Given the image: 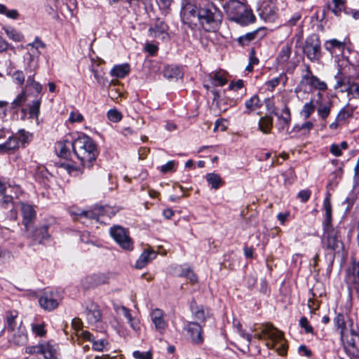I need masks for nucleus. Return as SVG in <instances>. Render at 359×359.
<instances>
[{
    "label": "nucleus",
    "mask_w": 359,
    "mask_h": 359,
    "mask_svg": "<svg viewBox=\"0 0 359 359\" xmlns=\"http://www.w3.org/2000/svg\"><path fill=\"white\" fill-rule=\"evenodd\" d=\"M306 83L320 90H325L327 89L326 83L324 81H320V79L314 75L313 76H310V79L306 81Z\"/></svg>",
    "instance_id": "53"
},
{
    "label": "nucleus",
    "mask_w": 359,
    "mask_h": 359,
    "mask_svg": "<svg viewBox=\"0 0 359 359\" xmlns=\"http://www.w3.org/2000/svg\"><path fill=\"white\" fill-rule=\"evenodd\" d=\"M211 83L215 86H223L227 83V79L224 76V74L217 72L214 74L211 79Z\"/></svg>",
    "instance_id": "51"
},
{
    "label": "nucleus",
    "mask_w": 359,
    "mask_h": 359,
    "mask_svg": "<svg viewBox=\"0 0 359 359\" xmlns=\"http://www.w3.org/2000/svg\"><path fill=\"white\" fill-rule=\"evenodd\" d=\"M130 72V66L128 64H121L115 65L111 70L110 74L112 76L122 79Z\"/></svg>",
    "instance_id": "38"
},
{
    "label": "nucleus",
    "mask_w": 359,
    "mask_h": 359,
    "mask_svg": "<svg viewBox=\"0 0 359 359\" xmlns=\"http://www.w3.org/2000/svg\"><path fill=\"white\" fill-rule=\"evenodd\" d=\"M255 21V16L254 15L252 11L251 10H248L247 6H245V10L241 15V18H238L236 22H241L244 25H248L250 23H252Z\"/></svg>",
    "instance_id": "46"
},
{
    "label": "nucleus",
    "mask_w": 359,
    "mask_h": 359,
    "mask_svg": "<svg viewBox=\"0 0 359 359\" xmlns=\"http://www.w3.org/2000/svg\"><path fill=\"white\" fill-rule=\"evenodd\" d=\"M264 29H257L251 32H248L238 38L237 41L241 46H248L252 41L257 39H261L264 36Z\"/></svg>",
    "instance_id": "25"
},
{
    "label": "nucleus",
    "mask_w": 359,
    "mask_h": 359,
    "mask_svg": "<svg viewBox=\"0 0 359 359\" xmlns=\"http://www.w3.org/2000/svg\"><path fill=\"white\" fill-rule=\"evenodd\" d=\"M1 196H2V198L0 199V208L4 210H10V213L8 217L11 220H16L18 214L14 209L13 198L10 195H6L5 193Z\"/></svg>",
    "instance_id": "23"
},
{
    "label": "nucleus",
    "mask_w": 359,
    "mask_h": 359,
    "mask_svg": "<svg viewBox=\"0 0 359 359\" xmlns=\"http://www.w3.org/2000/svg\"><path fill=\"white\" fill-rule=\"evenodd\" d=\"M347 90L348 95L359 99V83L354 82Z\"/></svg>",
    "instance_id": "64"
},
{
    "label": "nucleus",
    "mask_w": 359,
    "mask_h": 359,
    "mask_svg": "<svg viewBox=\"0 0 359 359\" xmlns=\"http://www.w3.org/2000/svg\"><path fill=\"white\" fill-rule=\"evenodd\" d=\"M344 48V43L337 39H331L326 43V49L332 54L337 53V51L343 53Z\"/></svg>",
    "instance_id": "40"
},
{
    "label": "nucleus",
    "mask_w": 359,
    "mask_h": 359,
    "mask_svg": "<svg viewBox=\"0 0 359 359\" xmlns=\"http://www.w3.org/2000/svg\"><path fill=\"white\" fill-rule=\"evenodd\" d=\"M0 14L13 20L17 19L19 16L18 11L16 9L9 10L4 4H0Z\"/></svg>",
    "instance_id": "54"
},
{
    "label": "nucleus",
    "mask_w": 359,
    "mask_h": 359,
    "mask_svg": "<svg viewBox=\"0 0 359 359\" xmlns=\"http://www.w3.org/2000/svg\"><path fill=\"white\" fill-rule=\"evenodd\" d=\"M86 280L89 283L88 287H94L107 283L109 277L104 273L94 274L86 277Z\"/></svg>",
    "instance_id": "36"
},
{
    "label": "nucleus",
    "mask_w": 359,
    "mask_h": 359,
    "mask_svg": "<svg viewBox=\"0 0 359 359\" xmlns=\"http://www.w3.org/2000/svg\"><path fill=\"white\" fill-rule=\"evenodd\" d=\"M9 343L17 346H22L27 344L28 336L25 327H18L15 331L10 332Z\"/></svg>",
    "instance_id": "16"
},
{
    "label": "nucleus",
    "mask_w": 359,
    "mask_h": 359,
    "mask_svg": "<svg viewBox=\"0 0 359 359\" xmlns=\"http://www.w3.org/2000/svg\"><path fill=\"white\" fill-rule=\"evenodd\" d=\"M163 76L169 80L182 78L183 72L182 69L176 65H167L163 71Z\"/></svg>",
    "instance_id": "33"
},
{
    "label": "nucleus",
    "mask_w": 359,
    "mask_h": 359,
    "mask_svg": "<svg viewBox=\"0 0 359 359\" xmlns=\"http://www.w3.org/2000/svg\"><path fill=\"white\" fill-rule=\"evenodd\" d=\"M98 154L97 146L89 136L82 135L74 139V156L83 167L92 168Z\"/></svg>",
    "instance_id": "1"
},
{
    "label": "nucleus",
    "mask_w": 359,
    "mask_h": 359,
    "mask_svg": "<svg viewBox=\"0 0 359 359\" xmlns=\"http://www.w3.org/2000/svg\"><path fill=\"white\" fill-rule=\"evenodd\" d=\"M104 208H95L93 210H88V211H81L78 213H74L79 219L82 218H87L90 219L96 220L97 222H100L101 216L103 215Z\"/></svg>",
    "instance_id": "32"
},
{
    "label": "nucleus",
    "mask_w": 359,
    "mask_h": 359,
    "mask_svg": "<svg viewBox=\"0 0 359 359\" xmlns=\"http://www.w3.org/2000/svg\"><path fill=\"white\" fill-rule=\"evenodd\" d=\"M55 150L60 158L72 159L74 156V140L70 135H65L55 143Z\"/></svg>",
    "instance_id": "8"
},
{
    "label": "nucleus",
    "mask_w": 359,
    "mask_h": 359,
    "mask_svg": "<svg viewBox=\"0 0 359 359\" xmlns=\"http://www.w3.org/2000/svg\"><path fill=\"white\" fill-rule=\"evenodd\" d=\"M206 180L214 189H218L223 184L224 182L218 174L208 173L206 175Z\"/></svg>",
    "instance_id": "42"
},
{
    "label": "nucleus",
    "mask_w": 359,
    "mask_h": 359,
    "mask_svg": "<svg viewBox=\"0 0 359 359\" xmlns=\"http://www.w3.org/2000/svg\"><path fill=\"white\" fill-rule=\"evenodd\" d=\"M93 349L97 351H102L105 346L109 344V342L106 339L95 340L92 341Z\"/></svg>",
    "instance_id": "59"
},
{
    "label": "nucleus",
    "mask_w": 359,
    "mask_h": 359,
    "mask_svg": "<svg viewBox=\"0 0 359 359\" xmlns=\"http://www.w3.org/2000/svg\"><path fill=\"white\" fill-rule=\"evenodd\" d=\"M133 356L135 359H152L153 354L151 351L141 352L140 351H135L133 353Z\"/></svg>",
    "instance_id": "62"
},
{
    "label": "nucleus",
    "mask_w": 359,
    "mask_h": 359,
    "mask_svg": "<svg viewBox=\"0 0 359 359\" xmlns=\"http://www.w3.org/2000/svg\"><path fill=\"white\" fill-rule=\"evenodd\" d=\"M164 317V312L158 309L153 310L151 313V320L155 326V329L161 334L164 332L168 326Z\"/></svg>",
    "instance_id": "19"
},
{
    "label": "nucleus",
    "mask_w": 359,
    "mask_h": 359,
    "mask_svg": "<svg viewBox=\"0 0 359 359\" xmlns=\"http://www.w3.org/2000/svg\"><path fill=\"white\" fill-rule=\"evenodd\" d=\"M25 352L30 355L41 354L43 358H53L55 354V348L49 342L45 344H39L36 346H27Z\"/></svg>",
    "instance_id": "12"
},
{
    "label": "nucleus",
    "mask_w": 359,
    "mask_h": 359,
    "mask_svg": "<svg viewBox=\"0 0 359 359\" xmlns=\"http://www.w3.org/2000/svg\"><path fill=\"white\" fill-rule=\"evenodd\" d=\"M327 8L337 17H340L342 13H346L348 10L347 0H331L327 4Z\"/></svg>",
    "instance_id": "24"
},
{
    "label": "nucleus",
    "mask_w": 359,
    "mask_h": 359,
    "mask_svg": "<svg viewBox=\"0 0 359 359\" xmlns=\"http://www.w3.org/2000/svg\"><path fill=\"white\" fill-rule=\"evenodd\" d=\"M15 135L17 137V140H19V144H22L23 147L30 142L32 137L29 132L24 129L19 130Z\"/></svg>",
    "instance_id": "48"
},
{
    "label": "nucleus",
    "mask_w": 359,
    "mask_h": 359,
    "mask_svg": "<svg viewBox=\"0 0 359 359\" xmlns=\"http://www.w3.org/2000/svg\"><path fill=\"white\" fill-rule=\"evenodd\" d=\"M316 106L313 100H311L310 102H306L304 104L303 108L300 111V115L303 116L305 119H307L314 112Z\"/></svg>",
    "instance_id": "50"
},
{
    "label": "nucleus",
    "mask_w": 359,
    "mask_h": 359,
    "mask_svg": "<svg viewBox=\"0 0 359 359\" xmlns=\"http://www.w3.org/2000/svg\"><path fill=\"white\" fill-rule=\"evenodd\" d=\"M25 72L27 75L36 74L38 60L32 53L27 52L24 55Z\"/></svg>",
    "instance_id": "26"
},
{
    "label": "nucleus",
    "mask_w": 359,
    "mask_h": 359,
    "mask_svg": "<svg viewBox=\"0 0 359 359\" xmlns=\"http://www.w3.org/2000/svg\"><path fill=\"white\" fill-rule=\"evenodd\" d=\"M355 201V197L353 194L348 196L346 200L342 203V205L345 206V213H348L353 207Z\"/></svg>",
    "instance_id": "63"
},
{
    "label": "nucleus",
    "mask_w": 359,
    "mask_h": 359,
    "mask_svg": "<svg viewBox=\"0 0 359 359\" xmlns=\"http://www.w3.org/2000/svg\"><path fill=\"white\" fill-rule=\"evenodd\" d=\"M278 118V130H288L291 122L290 110L287 106H285L282 109L281 114H276Z\"/></svg>",
    "instance_id": "29"
},
{
    "label": "nucleus",
    "mask_w": 359,
    "mask_h": 359,
    "mask_svg": "<svg viewBox=\"0 0 359 359\" xmlns=\"http://www.w3.org/2000/svg\"><path fill=\"white\" fill-rule=\"evenodd\" d=\"M245 4L242 0H225L222 1V7L228 18L235 21L241 18V15L245 10Z\"/></svg>",
    "instance_id": "9"
},
{
    "label": "nucleus",
    "mask_w": 359,
    "mask_h": 359,
    "mask_svg": "<svg viewBox=\"0 0 359 359\" xmlns=\"http://www.w3.org/2000/svg\"><path fill=\"white\" fill-rule=\"evenodd\" d=\"M333 323L335 330L340 335L341 341L344 343L348 332L347 322L344 315L341 313H337L333 319Z\"/></svg>",
    "instance_id": "17"
},
{
    "label": "nucleus",
    "mask_w": 359,
    "mask_h": 359,
    "mask_svg": "<svg viewBox=\"0 0 359 359\" xmlns=\"http://www.w3.org/2000/svg\"><path fill=\"white\" fill-rule=\"evenodd\" d=\"M60 302V297L58 292L52 290L44 291L39 299L40 306L48 311L55 309Z\"/></svg>",
    "instance_id": "10"
},
{
    "label": "nucleus",
    "mask_w": 359,
    "mask_h": 359,
    "mask_svg": "<svg viewBox=\"0 0 359 359\" xmlns=\"http://www.w3.org/2000/svg\"><path fill=\"white\" fill-rule=\"evenodd\" d=\"M157 254L153 250H145L140 256L135 263V267L138 269L144 268L151 260L154 259Z\"/></svg>",
    "instance_id": "30"
},
{
    "label": "nucleus",
    "mask_w": 359,
    "mask_h": 359,
    "mask_svg": "<svg viewBox=\"0 0 359 359\" xmlns=\"http://www.w3.org/2000/svg\"><path fill=\"white\" fill-rule=\"evenodd\" d=\"M48 229V225H43L36 227L32 233L33 239L39 243H42L49 238Z\"/></svg>",
    "instance_id": "35"
},
{
    "label": "nucleus",
    "mask_w": 359,
    "mask_h": 359,
    "mask_svg": "<svg viewBox=\"0 0 359 359\" xmlns=\"http://www.w3.org/2000/svg\"><path fill=\"white\" fill-rule=\"evenodd\" d=\"M292 42H287L282 46L276 57L278 65L283 66L288 62L292 53Z\"/></svg>",
    "instance_id": "27"
},
{
    "label": "nucleus",
    "mask_w": 359,
    "mask_h": 359,
    "mask_svg": "<svg viewBox=\"0 0 359 359\" xmlns=\"http://www.w3.org/2000/svg\"><path fill=\"white\" fill-rule=\"evenodd\" d=\"M36 74H28L27 78V86L32 87L38 93H40L42 90V86L34 80V76Z\"/></svg>",
    "instance_id": "52"
},
{
    "label": "nucleus",
    "mask_w": 359,
    "mask_h": 359,
    "mask_svg": "<svg viewBox=\"0 0 359 359\" xmlns=\"http://www.w3.org/2000/svg\"><path fill=\"white\" fill-rule=\"evenodd\" d=\"M259 15L264 21L273 22L278 17V8L271 1L264 2L260 8Z\"/></svg>",
    "instance_id": "14"
},
{
    "label": "nucleus",
    "mask_w": 359,
    "mask_h": 359,
    "mask_svg": "<svg viewBox=\"0 0 359 359\" xmlns=\"http://www.w3.org/2000/svg\"><path fill=\"white\" fill-rule=\"evenodd\" d=\"M107 117L111 121L116 123L121 120L122 115L121 112L116 109H110L107 112Z\"/></svg>",
    "instance_id": "61"
},
{
    "label": "nucleus",
    "mask_w": 359,
    "mask_h": 359,
    "mask_svg": "<svg viewBox=\"0 0 359 359\" xmlns=\"http://www.w3.org/2000/svg\"><path fill=\"white\" fill-rule=\"evenodd\" d=\"M323 235L321 238L322 247L329 252L334 260V255L344 249V243L337 230L333 226L323 227Z\"/></svg>",
    "instance_id": "3"
},
{
    "label": "nucleus",
    "mask_w": 359,
    "mask_h": 359,
    "mask_svg": "<svg viewBox=\"0 0 359 359\" xmlns=\"http://www.w3.org/2000/svg\"><path fill=\"white\" fill-rule=\"evenodd\" d=\"M86 314L90 324H95L102 320V313L100 307L93 302L86 303Z\"/></svg>",
    "instance_id": "15"
},
{
    "label": "nucleus",
    "mask_w": 359,
    "mask_h": 359,
    "mask_svg": "<svg viewBox=\"0 0 359 359\" xmlns=\"http://www.w3.org/2000/svg\"><path fill=\"white\" fill-rule=\"evenodd\" d=\"M19 140H17L15 135H12L8 137L7 141L0 144V149L2 151L14 150L19 147Z\"/></svg>",
    "instance_id": "45"
},
{
    "label": "nucleus",
    "mask_w": 359,
    "mask_h": 359,
    "mask_svg": "<svg viewBox=\"0 0 359 359\" xmlns=\"http://www.w3.org/2000/svg\"><path fill=\"white\" fill-rule=\"evenodd\" d=\"M299 326L304 330L306 334H313V328L309 324V322L306 317L304 316L300 318Z\"/></svg>",
    "instance_id": "58"
},
{
    "label": "nucleus",
    "mask_w": 359,
    "mask_h": 359,
    "mask_svg": "<svg viewBox=\"0 0 359 359\" xmlns=\"http://www.w3.org/2000/svg\"><path fill=\"white\" fill-rule=\"evenodd\" d=\"M336 62L337 63L338 72L334 78L335 80L334 88L335 90L341 89V92H346L348 93L347 90L354 82L351 81L343 69L342 65H340V58L338 55L336 56Z\"/></svg>",
    "instance_id": "11"
},
{
    "label": "nucleus",
    "mask_w": 359,
    "mask_h": 359,
    "mask_svg": "<svg viewBox=\"0 0 359 359\" xmlns=\"http://www.w3.org/2000/svg\"><path fill=\"white\" fill-rule=\"evenodd\" d=\"M21 212L22 215V223L25 225L26 230L29 231V225L33 222L36 217V212L32 205L22 203Z\"/></svg>",
    "instance_id": "22"
},
{
    "label": "nucleus",
    "mask_w": 359,
    "mask_h": 359,
    "mask_svg": "<svg viewBox=\"0 0 359 359\" xmlns=\"http://www.w3.org/2000/svg\"><path fill=\"white\" fill-rule=\"evenodd\" d=\"M27 100V97L25 91H22L18 95L16 98L11 102V107L12 109H18Z\"/></svg>",
    "instance_id": "56"
},
{
    "label": "nucleus",
    "mask_w": 359,
    "mask_h": 359,
    "mask_svg": "<svg viewBox=\"0 0 359 359\" xmlns=\"http://www.w3.org/2000/svg\"><path fill=\"white\" fill-rule=\"evenodd\" d=\"M246 111L245 114H250L252 111L259 109L262 106V103L257 95H253L249 100H247L245 103Z\"/></svg>",
    "instance_id": "39"
},
{
    "label": "nucleus",
    "mask_w": 359,
    "mask_h": 359,
    "mask_svg": "<svg viewBox=\"0 0 359 359\" xmlns=\"http://www.w3.org/2000/svg\"><path fill=\"white\" fill-rule=\"evenodd\" d=\"M262 332L267 335L270 341L266 343L269 349H276L278 355L284 356L287 354V346L283 341V333L275 327L272 324L267 323L264 326Z\"/></svg>",
    "instance_id": "4"
},
{
    "label": "nucleus",
    "mask_w": 359,
    "mask_h": 359,
    "mask_svg": "<svg viewBox=\"0 0 359 359\" xmlns=\"http://www.w3.org/2000/svg\"><path fill=\"white\" fill-rule=\"evenodd\" d=\"M273 118L271 116H262L259 121L258 128L264 134H269L273 127Z\"/></svg>",
    "instance_id": "37"
},
{
    "label": "nucleus",
    "mask_w": 359,
    "mask_h": 359,
    "mask_svg": "<svg viewBox=\"0 0 359 359\" xmlns=\"http://www.w3.org/2000/svg\"><path fill=\"white\" fill-rule=\"evenodd\" d=\"M323 210L325 211L323 227L333 226L332 224V208L330 202V194H327L323 201Z\"/></svg>",
    "instance_id": "28"
},
{
    "label": "nucleus",
    "mask_w": 359,
    "mask_h": 359,
    "mask_svg": "<svg viewBox=\"0 0 359 359\" xmlns=\"http://www.w3.org/2000/svg\"><path fill=\"white\" fill-rule=\"evenodd\" d=\"M109 234L122 250L132 251L134 249V242L128 229L114 225L109 229Z\"/></svg>",
    "instance_id": "5"
},
{
    "label": "nucleus",
    "mask_w": 359,
    "mask_h": 359,
    "mask_svg": "<svg viewBox=\"0 0 359 359\" xmlns=\"http://www.w3.org/2000/svg\"><path fill=\"white\" fill-rule=\"evenodd\" d=\"M358 339L351 337L348 339V336L346 337L344 343H342L346 353L351 358L352 355H354V351L358 347Z\"/></svg>",
    "instance_id": "41"
},
{
    "label": "nucleus",
    "mask_w": 359,
    "mask_h": 359,
    "mask_svg": "<svg viewBox=\"0 0 359 359\" xmlns=\"http://www.w3.org/2000/svg\"><path fill=\"white\" fill-rule=\"evenodd\" d=\"M223 15L220 10L209 1L200 4L198 21L206 32H215L220 26Z\"/></svg>",
    "instance_id": "2"
},
{
    "label": "nucleus",
    "mask_w": 359,
    "mask_h": 359,
    "mask_svg": "<svg viewBox=\"0 0 359 359\" xmlns=\"http://www.w3.org/2000/svg\"><path fill=\"white\" fill-rule=\"evenodd\" d=\"M6 325L5 329L10 333L18 329V327H25L22 320L19 318L17 311H8L6 313Z\"/></svg>",
    "instance_id": "21"
},
{
    "label": "nucleus",
    "mask_w": 359,
    "mask_h": 359,
    "mask_svg": "<svg viewBox=\"0 0 359 359\" xmlns=\"http://www.w3.org/2000/svg\"><path fill=\"white\" fill-rule=\"evenodd\" d=\"M353 114V109H349L346 107L342 108L337 116V121H342L351 117Z\"/></svg>",
    "instance_id": "55"
},
{
    "label": "nucleus",
    "mask_w": 359,
    "mask_h": 359,
    "mask_svg": "<svg viewBox=\"0 0 359 359\" xmlns=\"http://www.w3.org/2000/svg\"><path fill=\"white\" fill-rule=\"evenodd\" d=\"M41 99L33 100L29 104V117L32 118H38L40 113Z\"/></svg>",
    "instance_id": "47"
},
{
    "label": "nucleus",
    "mask_w": 359,
    "mask_h": 359,
    "mask_svg": "<svg viewBox=\"0 0 359 359\" xmlns=\"http://www.w3.org/2000/svg\"><path fill=\"white\" fill-rule=\"evenodd\" d=\"M303 53L311 62L318 61L321 57V43L317 34L309 36L303 46Z\"/></svg>",
    "instance_id": "6"
},
{
    "label": "nucleus",
    "mask_w": 359,
    "mask_h": 359,
    "mask_svg": "<svg viewBox=\"0 0 359 359\" xmlns=\"http://www.w3.org/2000/svg\"><path fill=\"white\" fill-rule=\"evenodd\" d=\"M175 161H169L166 164L161 165L159 168V170L163 174L174 172L175 170Z\"/></svg>",
    "instance_id": "60"
},
{
    "label": "nucleus",
    "mask_w": 359,
    "mask_h": 359,
    "mask_svg": "<svg viewBox=\"0 0 359 359\" xmlns=\"http://www.w3.org/2000/svg\"><path fill=\"white\" fill-rule=\"evenodd\" d=\"M3 29L7 36L13 41L20 42L23 40L24 36L22 33L15 29L11 27H4Z\"/></svg>",
    "instance_id": "44"
},
{
    "label": "nucleus",
    "mask_w": 359,
    "mask_h": 359,
    "mask_svg": "<svg viewBox=\"0 0 359 359\" xmlns=\"http://www.w3.org/2000/svg\"><path fill=\"white\" fill-rule=\"evenodd\" d=\"M332 107V102L330 99L319 103L317 111L318 115L321 120L325 121L329 116Z\"/></svg>",
    "instance_id": "34"
},
{
    "label": "nucleus",
    "mask_w": 359,
    "mask_h": 359,
    "mask_svg": "<svg viewBox=\"0 0 359 359\" xmlns=\"http://www.w3.org/2000/svg\"><path fill=\"white\" fill-rule=\"evenodd\" d=\"M121 310L123 311V316L127 318L128 322L130 323V327L134 330H138L140 329L139 322L137 320L133 318L130 311L125 306H122Z\"/></svg>",
    "instance_id": "49"
},
{
    "label": "nucleus",
    "mask_w": 359,
    "mask_h": 359,
    "mask_svg": "<svg viewBox=\"0 0 359 359\" xmlns=\"http://www.w3.org/2000/svg\"><path fill=\"white\" fill-rule=\"evenodd\" d=\"M198 11L196 5L190 0H182L181 19L182 22L187 25L191 29L196 28L198 22Z\"/></svg>",
    "instance_id": "7"
},
{
    "label": "nucleus",
    "mask_w": 359,
    "mask_h": 359,
    "mask_svg": "<svg viewBox=\"0 0 359 359\" xmlns=\"http://www.w3.org/2000/svg\"><path fill=\"white\" fill-rule=\"evenodd\" d=\"M32 332L39 337H43L46 334V330H45V324H32Z\"/></svg>",
    "instance_id": "57"
},
{
    "label": "nucleus",
    "mask_w": 359,
    "mask_h": 359,
    "mask_svg": "<svg viewBox=\"0 0 359 359\" xmlns=\"http://www.w3.org/2000/svg\"><path fill=\"white\" fill-rule=\"evenodd\" d=\"M191 311L194 317L202 322H205L209 315V309L205 310L203 306L198 305L195 301L191 304Z\"/></svg>",
    "instance_id": "31"
},
{
    "label": "nucleus",
    "mask_w": 359,
    "mask_h": 359,
    "mask_svg": "<svg viewBox=\"0 0 359 359\" xmlns=\"http://www.w3.org/2000/svg\"><path fill=\"white\" fill-rule=\"evenodd\" d=\"M346 283L350 290H357L359 286V270L355 273L351 272L349 275H346Z\"/></svg>",
    "instance_id": "43"
},
{
    "label": "nucleus",
    "mask_w": 359,
    "mask_h": 359,
    "mask_svg": "<svg viewBox=\"0 0 359 359\" xmlns=\"http://www.w3.org/2000/svg\"><path fill=\"white\" fill-rule=\"evenodd\" d=\"M168 25L159 18L156 19L154 26L149 29V35L152 37L165 39L168 36Z\"/></svg>",
    "instance_id": "18"
},
{
    "label": "nucleus",
    "mask_w": 359,
    "mask_h": 359,
    "mask_svg": "<svg viewBox=\"0 0 359 359\" xmlns=\"http://www.w3.org/2000/svg\"><path fill=\"white\" fill-rule=\"evenodd\" d=\"M340 62V65H342L343 69L351 81L355 82L359 79V61L355 65L351 64L346 58L342 56Z\"/></svg>",
    "instance_id": "20"
},
{
    "label": "nucleus",
    "mask_w": 359,
    "mask_h": 359,
    "mask_svg": "<svg viewBox=\"0 0 359 359\" xmlns=\"http://www.w3.org/2000/svg\"><path fill=\"white\" fill-rule=\"evenodd\" d=\"M184 330L187 332L192 344L201 345L203 343V328L198 323L188 322L184 327Z\"/></svg>",
    "instance_id": "13"
}]
</instances>
